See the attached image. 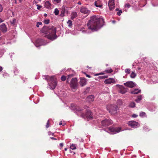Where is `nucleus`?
Listing matches in <instances>:
<instances>
[{
  "label": "nucleus",
  "mask_w": 158,
  "mask_h": 158,
  "mask_svg": "<svg viewBox=\"0 0 158 158\" xmlns=\"http://www.w3.org/2000/svg\"><path fill=\"white\" fill-rule=\"evenodd\" d=\"M104 19L100 16L94 15L90 17L87 23L89 29L92 31H97L101 28L104 25Z\"/></svg>",
  "instance_id": "f257e3e1"
},
{
  "label": "nucleus",
  "mask_w": 158,
  "mask_h": 158,
  "mask_svg": "<svg viewBox=\"0 0 158 158\" xmlns=\"http://www.w3.org/2000/svg\"><path fill=\"white\" fill-rule=\"evenodd\" d=\"M40 31L44 34V36L49 39L53 40L57 38L56 28L54 27L44 26Z\"/></svg>",
  "instance_id": "f03ea898"
},
{
  "label": "nucleus",
  "mask_w": 158,
  "mask_h": 158,
  "mask_svg": "<svg viewBox=\"0 0 158 158\" xmlns=\"http://www.w3.org/2000/svg\"><path fill=\"white\" fill-rule=\"evenodd\" d=\"M57 83V80L54 77L48 83L50 86L49 88L51 89H55Z\"/></svg>",
  "instance_id": "7ed1b4c3"
},
{
  "label": "nucleus",
  "mask_w": 158,
  "mask_h": 158,
  "mask_svg": "<svg viewBox=\"0 0 158 158\" xmlns=\"http://www.w3.org/2000/svg\"><path fill=\"white\" fill-rule=\"evenodd\" d=\"M118 109V107L116 105H111L110 106V108H107V110L111 114L114 115L117 113V110Z\"/></svg>",
  "instance_id": "20e7f679"
},
{
  "label": "nucleus",
  "mask_w": 158,
  "mask_h": 158,
  "mask_svg": "<svg viewBox=\"0 0 158 158\" xmlns=\"http://www.w3.org/2000/svg\"><path fill=\"white\" fill-rule=\"evenodd\" d=\"M77 78L74 77L72 78L70 84V87L73 89H76L77 86Z\"/></svg>",
  "instance_id": "39448f33"
},
{
  "label": "nucleus",
  "mask_w": 158,
  "mask_h": 158,
  "mask_svg": "<svg viewBox=\"0 0 158 158\" xmlns=\"http://www.w3.org/2000/svg\"><path fill=\"white\" fill-rule=\"evenodd\" d=\"M112 121L109 119H105L101 122L102 125L104 127L108 126L109 125L112 124Z\"/></svg>",
  "instance_id": "423d86ee"
},
{
  "label": "nucleus",
  "mask_w": 158,
  "mask_h": 158,
  "mask_svg": "<svg viewBox=\"0 0 158 158\" xmlns=\"http://www.w3.org/2000/svg\"><path fill=\"white\" fill-rule=\"evenodd\" d=\"M116 86H118L119 89L118 90V92L122 94H124L127 91V89L124 87L122 85H116Z\"/></svg>",
  "instance_id": "0eeeda50"
},
{
  "label": "nucleus",
  "mask_w": 158,
  "mask_h": 158,
  "mask_svg": "<svg viewBox=\"0 0 158 158\" xmlns=\"http://www.w3.org/2000/svg\"><path fill=\"white\" fill-rule=\"evenodd\" d=\"M128 124L129 126L133 128H136L139 126V124L138 122L133 121H129Z\"/></svg>",
  "instance_id": "6e6552de"
},
{
  "label": "nucleus",
  "mask_w": 158,
  "mask_h": 158,
  "mask_svg": "<svg viewBox=\"0 0 158 158\" xmlns=\"http://www.w3.org/2000/svg\"><path fill=\"white\" fill-rule=\"evenodd\" d=\"M80 12L84 14H89L90 12V10H89L86 7L82 6L80 9Z\"/></svg>",
  "instance_id": "1a4fd4ad"
},
{
  "label": "nucleus",
  "mask_w": 158,
  "mask_h": 158,
  "mask_svg": "<svg viewBox=\"0 0 158 158\" xmlns=\"http://www.w3.org/2000/svg\"><path fill=\"white\" fill-rule=\"evenodd\" d=\"M81 116L83 118H85V117H86L88 119H90L93 118L92 112L90 110L87 111L85 114V116H84V114H82Z\"/></svg>",
  "instance_id": "9d476101"
},
{
  "label": "nucleus",
  "mask_w": 158,
  "mask_h": 158,
  "mask_svg": "<svg viewBox=\"0 0 158 158\" xmlns=\"http://www.w3.org/2000/svg\"><path fill=\"white\" fill-rule=\"evenodd\" d=\"M124 85L130 88H132L136 86V84L132 81H129L124 83Z\"/></svg>",
  "instance_id": "9b49d317"
},
{
  "label": "nucleus",
  "mask_w": 158,
  "mask_h": 158,
  "mask_svg": "<svg viewBox=\"0 0 158 158\" xmlns=\"http://www.w3.org/2000/svg\"><path fill=\"white\" fill-rule=\"evenodd\" d=\"M61 11L60 16L61 17H63L64 16V14H68V11L67 9L65 7L63 6L61 8Z\"/></svg>",
  "instance_id": "f8f14e48"
},
{
  "label": "nucleus",
  "mask_w": 158,
  "mask_h": 158,
  "mask_svg": "<svg viewBox=\"0 0 158 158\" xmlns=\"http://www.w3.org/2000/svg\"><path fill=\"white\" fill-rule=\"evenodd\" d=\"M114 0H109L108 6L109 7L110 10H113L114 8Z\"/></svg>",
  "instance_id": "ddd939ff"
},
{
  "label": "nucleus",
  "mask_w": 158,
  "mask_h": 158,
  "mask_svg": "<svg viewBox=\"0 0 158 158\" xmlns=\"http://www.w3.org/2000/svg\"><path fill=\"white\" fill-rule=\"evenodd\" d=\"M115 82V80L113 78H109L106 79L104 82L106 84H110L112 83H114Z\"/></svg>",
  "instance_id": "4468645a"
},
{
  "label": "nucleus",
  "mask_w": 158,
  "mask_h": 158,
  "mask_svg": "<svg viewBox=\"0 0 158 158\" xmlns=\"http://www.w3.org/2000/svg\"><path fill=\"white\" fill-rule=\"evenodd\" d=\"M87 81L85 78H80L79 83L81 86H83L85 85L86 84Z\"/></svg>",
  "instance_id": "2eb2a0df"
},
{
  "label": "nucleus",
  "mask_w": 158,
  "mask_h": 158,
  "mask_svg": "<svg viewBox=\"0 0 158 158\" xmlns=\"http://www.w3.org/2000/svg\"><path fill=\"white\" fill-rule=\"evenodd\" d=\"M110 130L111 132L116 133L120 132L121 129L120 127L112 128H110Z\"/></svg>",
  "instance_id": "dca6fc26"
},
{
  "label": "nucleus",
  "mask_w": 158,
  "mask_h": 158,
  "mask_svg": "<svg viewBox=\"0 0 158 158\" xmlns=\"http://www.w3.org/2000/svg\"><path fill=\"white\" fill-rule=\"evenodd\" d=\"M43 79L46 80L48 83L54 77L52 76H50L48 75H45L43 76Z\"/></svg>",
  "instance_id": "f3484780"
},
{
  "label": "nucleus",
  "mask_w": 158,
  "mask_h": 158,
  "mask_svg": "<svg viewBox=\"0 0 158 158\" xmlns=\"http://www.w3.org/2000/svg\"><path fill=\"white\" fill-rule=\"evenodd\" d=\"M0 30L3 32L7 31V29L5 24L2 23L0 26Z\"/></svg>",
  "instance_id": "a211bd4d"
},
{
  "label": "nucleus",
  "mask_w": 158,
  "mask_h": 158,
  "mask_svg": "<svg viewBox=\"0 0 158 158\" xmlns=\"http://www.w3.org/2000/svg\"><path fill=\"white\" fill-rule=\"evenodd\" d=\"M94 95H92L88 96L87 98V100L89 102H93L94 101Z\"/></svg>",
  "instance_id": "6ab92c4d"
},
{
  "label": "nucleus",
  "mask_w": 158,
  "mask_h": 158,
  "mask_svg": "<svg viewBox=\"0 0 158 158\" xmlns=\"http://www.w3.org/2000/svg\"><path fill=\"white\" fill-rule=\"evenodd\" d=\"M51 4L48 1H46L45 2V6L47 8L49 9L51 8Z\"/></svg>",
  "instance_id": "aec40b11"
},
{
  "label": "nucleus",
  "mask_w": 158,
  "mask_h": 158,
  "mask_svg": "<svg viewBox=\"0 0 158 158\" xmlns=\"http://www.w3.org/2000/svg\"><path fill=\"white\" fill-rule=\"evenodd\" d=\"M80 31L83 33H89L88 30L84 27L81 28Z\"/></svg>",
  "instance_id": "412c9836"
},
{
  "label": "nucleus",
  "mask_w": 158,
  "mask_h": 158,
  "mask_svg": "<svg viewBox=\"0 0 158 158\" xmlns=\"http://www.w3.org/2000/svg\"><path fill=\"white\" fill-rule=\"evenodd\" d=\"M141 92V90L138 89H135L134 90L131 91V93L132 94H137Z\"/></svg>",
  "instance_id": "4be33fe9"
},
{
  "label": "nucleus",
  "mask_w": 158,
  "mask_h": 158,
  "mask_svg": "<svg viewBox=\"0 0 158 158\" xmlns=\"http://www.w3.org/2000/svg\"><path fill=\"white\" fill-rule=\"evenodd\" d=\"M77 16V13L76 12H73L71 15V18L72 19L75 18Z\"/></svg>",
  "instance_id": "5701e85b"
},
{
  "label": "nucleus",
  "mask_w": 158,
  "mask_h": 158,
  "mask_svg": "<svg viewBox=\"0 0 158 158\" xmlns=\"http://www.w3.org/2000/svg\"><path fill=\"white\" fill-rule=\"evenodd\" d=\"M142 96L141 95H139L137 97V98L135 100V101L137 102H139L140 101L142 100Z\"/></svg>",
  "instance_id": "b1692460"
},
{
  "label": "nucleus",
  "mask_w": 158,
  "mask_h": 158,
  "mask_svg": "<svg viewBox=\"0 0 158 158\" xmlns=\"http://www.w3.org/2000/svg\"><path fill=\"white\" fill-rule=\"evenodd\" d=\"M136 74L134 72H132L130 75V77L131 78H134L136 76Z\"/></svg>",
  "instance_id": "393cba45"
},
{
  "label": "nucleus",
  "mask_w": 158,
  "mask_h": 158,
  "mask_svg": "<svg viewBox=\"0 0 158 158\" xmlns=\"http://www.w3.org/2000/svg\"><path fill=\"white\" fill-rule=\"evenodd\" d=\"M76 145L75 144H72L70 146V148L73 150H74L76 149Z\"/></svg>",
  "instance_id": "a878e982"
},
{
  "label": "nucleus",
  "mask_w": 158,
  "mask_h": 158,
  "mask_svg": "<svg viewBox=\"0 0 158 158\" xmlns=\"http://www.w3.org/2000/svg\"><path fill=\"white\" fill-rule=\"evenodd\" d=\"M68 24V26L69 27H71L72 26V21L71 20H68L67 22Z\"/></svg>",
  "instance_id": "bb28decb"
},
{
  "label": "nucleus",
  "mask_w": 158,
  "mask_h": 158,
  "mask_svg": "<svg viewBox=\"0 0 158 158\" xmlns=\"http://www.w3.org/2000/svg\"><path fill=\"white\" fill-rule=\"evenodd\" d=\"M135 104L134 102H131L129 104V106L131 108H134L135 107Z\"/></svg>",
  "instance_id": "cd10ccee"
},
{
  "label": "nucleus",
  "mask_w": 158,
  "mask_h": 158,
  "mask_svg": "<svg viewBox=\"0 0 158 158\" xmlns=\"http://www.w3.org/2000/svg\"><path fill=\"white\" fill-rule=\"evenodd\" d=\"M94 5L96 7H99L102 8V5H99L98 4V2H94Z\"/></svg>",
  "instance_id": "c85d7f7f"
},
{
  "label": "nucleus",
  "mask_w": 158,
  "mask_h": 158,
  "mask_svg": "<svg viewBox=\"0 0 158 158\" xmlns=\"http://www.w3.org/2000/svg\"><path fill=\"white\" fill-rule=\"evenodd\" d=\"M146 115V113L144 112H141L139 114V116L140 117H143Z\"/></svg>",
  "instance_id": "c756f323"
},
{
  "label": "nucleus",
  "mask_w": 158,
  "mask_h": 158,
  "mask_svg": "<svg viewBox=\"0 0 158 158\" xmlns=\"http://www.w3.org/2000/svg\"><path fill=\"white\" fill-rule=\"evenodd\" d=\"M54 13L55 15H58L59 13V10H58L56 8L55 9Z\"/></svg>",
  "instance_id": "7c9ffc66"
},
{
  "label": "nucleus",
  "mask_w": 158,
  "mask_h": 158,
  "mask_svg": "<svg viewBox=\"0 0 158 158\" xmlns=\"http://www.w3.org/2000/svg\"><path fill=\"white\" fill-rule=\"evenodd\" d=\"M105 72L107 73H111L113 72V70L111 68H110L106 70Z\"/></svg>",
  "instance_id": "2f4dec72"
},
{
  "label": "nucleus",
  "mask_w": 158,
  "mask_h": 158,
  "mask_svg": "<svg viewBox=\"0 0 158 158\" xmlns=\"http://www.w3.org/2000/svg\"><path fill=\"white\" fill-rule=\"evenodd\" d=\"M108 76L107 75H103L100 76L98 77V78L101 79H105L107 78Z\"/></svg>",
  "instance_id": "473e14b6"
},
{
  "label": "nucleus",
  "mask_w": 158,
  "mask_h": 158,
  "mask_svg": "<svg viewBox=\"0 0 158 158\" xmlns=\"http://www.w3.org/2000/svg\"><path fill=\"white\" fill-rule=\"evenodd\" d=\"M66 77L64 76H62L61 77V79L62 81H64L66 80Z\"/></svg>",
  "instance_id": "72a5a7b5"
},
{
  "label": "nucleus",
  "mask_w": 158,
  "mask_h": 158,
  "mask_svg": "<svg viewBox=\"0 0 158 158\" xmlns=\"http://www.w3.org/2000/svg\"><path fill=\"white\" fill-rule=\"evenodd\" d=\"M125 71L126 73L129 74L130 73L131 70L129 69H125Z\"/></svg>",
  "instance_id": "f704fd0d"
},
{
  "label": "nucleus",
  "mask_w": 158,
  "mask_h": 158,
  "mask_svg": "<svg viewBox=\"0 0 158 158\" xmlns=\"http://www.w3.org/2000/svg\"><path fill=\"white\" fill-rule=\"evenodd\" d=\"M61 0H52L54 3H58L60 2Z\"/></svg>",
  "instance_id": "c9c22d12"
},
{
  "label": "nucleus",
  "mask_w": 158,
  "mask_h": 158,
  "mask_svg": "<svg viewBox=\"0 0 158 158\" xmlns=\"http://www.w3.org/2000/svg\"><path fill=\"white\" fill-rule=\"evenodd\" d=\"M89 87H87L84 92V93L86 94L89 92Z\"/></svg>",
  "instance_id": "e433bc0d"
},
{
  "label": "nucleus",
  "mask_w": 158,
  "mask_h": 158,
  "mask_svg": "<svg viewBox=\"0 0 158 158\" xmlns=\"http://www.w3.org/2000/svg\"><path fill=\"white\" fill-rule=\"evenodd\" d=\"M50 20L49 19H46L44 20V23L45 24H48L49 23Z\"/></svg>",
  "instance_id": "4c0bfd02"
},
{
  "label": "nucleus",
  "mask_w": 158,
  "mask_h": 158,
  "mask_svg": "<svg viewBox=\"0 0 158 158\" xmlns=\"http://www.w3.org/2000/svg\"><path fill=\"white\" fill-rule=\"evenodd\" d=\"M42 24V23L41 22H38L37 23V24L36 25V26L37 27H39V25H41Z\"/></svg>",
  "instance_id": "58836bf2"
},
{
  "label": "nucleus",
  "mask_w": 158,
  "mask_h": 158,
  "mask_svg": "<svg viewBox=\"0 0 158 158\" xmlns=\"http://www.w3.org/2000/svg\"><path fill=\"white\" fill-rule=\"evenodd\" d=\"M151 64V66L154 69H156V66L155 65V64H154V63H152V64Z\"/></svg>",
  "instance_id": "ea45409f"
},
{
  "label": "nucleus",
  "mask_w": 158,
  "mask_h": 158,
  "mask_svg": "<svg viewBox=\"0 0 158 158\" xmlns=\"http://www.w3.org/2000/svg\"><path fill=\"white\" fill-rule=\"evenodd\" d=\"M49 120H48L47 121L46 125V127L47 128H48L49 127Z\"/></svg>",
  "instance_id": "a19ab883"
},
{
  "label": "nucleus",
  "mask_w": 158,
  "mask_h": 158,
  "mask_svg": "<svg viewBox=\"0 0 158 158\" xmlns=\"http://www.w3.org/2000/svg\"><path fill=\"white\" fill-rule=\"evenodd\" d=\"M122 13V11L121 10H119L117 12V15L118 16H120L121 15V14Z\"/></svg>",
  "instance_id": "79ce46f5"
},
{
  "label": "nucleus",
  "mask_w": 158,
  "mask_h": 158,
  "mask_svg": "<svg viewBox=\"0 0 158 158\" xmlns=\"http://www.w3.org/2000/svg\"><path fill=\"white\" fill-rule=\"evenodd\" d=\"M16 20L15 19H13L12 21L11 22V23L14 25L16 23Z\"/></svg>",
  "instance_id": "37998d69"
},
{
  "label": "nucleus",
  "mask_w": 158,
  "mask_h": 158,
  "mask_svg": "<svg viewBox=\"0 0 158 158\" xmlns=\"http://www.w3.org/2000/svg\"><path fill=\"white\" fill-rule=\"evenodd\" d=\"M76 110L78 112L81 111L82 110L80 108L78 107H77L76 108Z\"/></svg>",
  "instance_id": "c03bdc74"
},
{
  "label": "nucleus",
  "mask_w": 158,
  "mask_h": 158,
  "mask_svg": "<svg viewBox=\"0 0 158 158\" xmlns=\"http://www.w3.org/2000/svg\"><path fill=\"white\" fill-rule=\"evenodd\" d=\"M125 6L127 7L128 8H129L131 6V5L129 4L128 3L125 5Z\"/></svg>",
  "instance_id": "a18cd8bd"
},
{
  "label": "nucleus",
  "mask_w": 158,
  "mask_h": 158,
  "mask_svg": "<svg viewBox=\"0 0 158 158\" xmlns=\"http://www.w3.org/2000/svg\"><path fill=\"white\" fill-rule=\"evenodd\" d=\"M36 6H37V9L38 10H40L41 8L42 7V6L39 5H37Z\"/></svg>",
  "instance_id": "49530a36"
},
{
  "label": "nucleus",
  "mask_w": 158,
  "mask_h": 158,
  "mask_svg": "<svg viewBox=\"0 0 158 158\" xmlns=\"http://www.w3.org/2000/svg\"><path fill=\"white\" fill-rule=\"evenodd\" d=\"M138 115H136L135 114H134L132 115V117L134 118H136Z\"/></svg>",
  "instance_id": "de8ad7c7"
},
{
  "label": "nucleus",
  "mask_w": 158,
  "mask_h": 158,
  "mask_svg": "<svg viewBox=\"0 0 158 158\" xmlns=\"http://www.w3.org/2000/svg\"><path fill=\"white\" fill-rule=\"evenodd\" d=\"M84 73L86 75V76L87 77H88L89 78H90L91 77L89 75L87 74L86 73H85V72H84Z\"/></svg>",
  "instance_id": "09e8293b"
},
{
  "label": "nucleus",
  "mask_w": 158,
  "mask_h": 158,
  "mask_svg": "<svg viewBox=\"0 0 158 158\" xmlns=\"http://www.w3.org/2000/svg\"><path fill=\"white\" fill-rule=\"evenodd\" d=\"M3 10V8L2 6L0 4V12H1Z\"/></svg>",
  "instance_id": "8fccbe9b"
},
{
  "label": "nucleus",
  "mask_w": 158,
  "mask_h": 158,
  "mask_svg": "<svg viewBox=\"0 0 158 158\" xmlns=\"http://www.w3.org/2000/svg\"><path fill=\"white\" fill-rule=\"evenodd\" d=\"M48 134L49 135H54V133H52L51 132H49Z\"/></svg>",
  "instance_id": "3c124183"
},
{
  "label": "nucleus",
  "mask_w": 158,
  "mask_h": 158,
  "mask_svg": "<svg viewBox=\"0 0 158 158\" xmlns=\"http://www.w3.org/2000/svg\"><path fill=\"white\" fill-rule=\"evenodd\" d=\"M50 138L52 139H53V140H56L57 139L56 138H54V137H50Z\"/></svg>",
  "instance_id": "603ef678"
},
{
  "label": "nucleus",
  "mask_w": 158,
  "mask_h": 158,
  "mask_svg": "<svg viewBox=\"0 0 158 158\" xmlns=\"http://www.w3.org/2000/svg\"><path fill=\"white\" fill-rule=\"evenodd\" d=\"M60 146L61 147H62L63 146V143H60Z\"/></svg>",
  "instance_id": "864d4df0"
},
{
  "label": "nucleus",
  "mask_w": 158,
  "mask_h": 158,
  "mask_svg": "<svg viewBox=\"0 0 158 158\" xmlns=\"http://www.w3.org/2000/svg\"><path fill=\"white\" fill-rule=\"evenodd\" d=\"M102 74H103V73H98V74H96V76H98V75H100Z\"/></svg>",
  "instance_id": "5fc2aeb1"
},
{
  "label": "nucleus",
  "mask_w": 158,
  "mask_h": 158,
  "mask_svg": "<svg viewBox=\"0 0 158 158\" xmlns=\"http://www.w3.org/2000/svg\"><path fill=\"white\" fill-rule=\"evenodd\" d=\"M118 101L119 102H120V103L119 104L120 105L122 104V101L121 100H119Z\"/></svg>",
  "instance_id": "6e6d98bb"
},
{
  "label": "nucleus",
  "mask_w": 158,
  "mask_h": 158,
  "mask_svg": "<svg viewBox=\"0 0 158 158\" xmlns=\"http://www.w3.org/2000/svg\"><path fill=\"white\" fill-rule=\"evenodd\" d=\"M2 70V68L1 66H0V72H1Z\"/></svg>",
  "instance_id": "4d7b16f0"
},
{
  "label": "nucleus",
  "mask_w": 158,
  "mask_h": 158,
  "mask_svg": "<svg viewBox=\"0 0 158 158\" xmlns=\"http://www.w3.org/2000/svg\"><path fill=\"white\" fill-rule=\"evenodd\" d=\"M78 4L79 5H81V2H78Z\"/></svg>",
  "instance_id": "13d9d810"
},
{
  "label": "nucleus",
  "mask_w": 158,
  "mask_h": 158,
  "mask_svg": "<svg viewBox=\"0 0 158 158\" xmlns=\"http://www.w3.org/2000/svg\"><path fill=\"white\" fill-rule=\"evenodd\" d=\"M3 22L2 20L0 18V23Z\"/></svg>",
  "instance_id": "bf43d9fd"
},
{
  "label": "nucleus",
  "mask_w": 158,
  "mask_h": 158,
  "mask_svg": "<svg viewBox=\"0 0 158 158\" xmlns=\"http://www.w3.org/2000/svg\"><path fill=\"white\" fill-rule=\"evenodd\" d=\"M47 14H46V13L44 14V16L45 17H46V16H47Z\"/></svg>",
  "instance_id": "052dcab7"
},
{
  "label": "nucleus",
  "mask_w": 158,
  "mask_h": 158,
  "mask_svg": "<svg viewBox=\"0 0 158 158\" xmlns=\"http://www.w3.org/2000/svg\"><path fill=\"white\" fill-rule=\"evenodd\" d=\"M40 40H37L36 41V43H38V42H39V41H40Z\"/></svg>",
  "instance_id": "680f3d73"
},
{
  "label": "nucleus",
  "mask_w": 158,
  "mask_h": 158,
  "mask_svg": "<svg viewBox=\"0 0 158 158\" xmlns=\"http://www.w3.org/2000/svg\"><path fill=\"white\" fill-rule=\"evenodd\" d=\"M62 124V123L61 122H60V123H59V125H61Z\"/></svg>",
  "instance_id": "e2e57ef3"
},
{
  "label": "nucleus",
  "mask_w": 158,
  "mask_h": 158,
  "mask_svg": "<svg viewBox=\"0 0 158 158\" xmlns=\"http://www.w3.org/2000/svg\"><path fill=\"white\" fill-rule=\"evenodd\" d=\"M119 10L118 8H117V9H116V11H119Z\"/></svg>",
  "instance_id": "0e129e2a"
},
{
  "label": "nucleus",
  "mask_w": 158,
  "mask_h": 158,
  "mask_svg": "<svg viewBox=\"0 0 158 158\" xmlns=\"http://www.w3.org/2000/svg\"><path fill=\"white\" fill-rule=\"evenodd\" d=\"M19 0L20 2H21L22 1V0Z\"/></svg>",
  "instance_id": "69168bd1"
},
{
  "label": "nucleus",
  "mask_w": 158,
  "mask_h": 158,
  "mask_svg": "<svg viewBox=\"0 0 158 158\" xmlns=\"http://www.w3.org/2000/svg\"><path fill=\"white\" fill-rule=\"evenodd\" d=\"M15 3H17L16 0H15Z\"/></svg>",
  "instance_id": "338daca9"
},
{
  "label": "nucleus",
  "mask_w": 158,
  "mask_h": 158,
  "mask_svg": "<svg viewBox=\"0 0 158 158\" xmlns=\"http://www.w3.org/2000/svg\"><path fill=\"white\" fill-rule=\"evenodd\" d=\"M67 150V149L66 148H65L64 149V150H65V151H66V150Z\"/></svg>",
  "instance_id": "774afa93"
}]
</instances>
